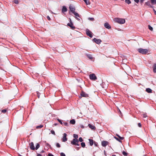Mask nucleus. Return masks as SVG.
I'll return each mask as SVG.
<instances>
[{
  "label": "nucleus",
  "mask_w": 156,
  "mask_h": 156,
  "mask_svg": "<svg viewBox=\"0 0 156 156\" xmlns=\"http://www.w3.org/2000/svg\"><path fill=\"white\" fill-rule=\"evenodd\" d=\"M114 21L120 24H124L125 22V20L124 19L118 18H115L114 20Z\"/></svg>",
  "instance_id": "f257e3e1"
},
{
  "label": "nucleus",
  "mask_w": 156,
  "mask_h": 156,
  "mask_svg": "<svg viewBox=\"0 0 156 156\" xmlns=\"http://www.w3.org/2000/svg\"><path fill=\"white\" fill-rule=\"evenodd\" d=\"M138 51L139 53L143 54H145L148 51V50L147 49H143L142 48L138 49Z\"/></svg>",
  "instance_id": "f03ea898"
},
{
  "label": "nucleus",
  "mask_w": 156,
  "mask_h": 156,
  "mask_svg": "<svg viewBox=\"0 0 156 156\" xmlns=\"http://www.w3.org/2000/svg\"><path fill=\"white\" fill-rule=\"evenodd\" d=\"M90 79L91 80H95L97 79V77L94 73L90 74L89 75Z\"/></svg>",
  "instance_id": "7ed1b4c3"
},
{
  "label": "nucleus",
  "mask_w": 156,
  "mask_h": 156,
  "mask_svg": "<svg viewBox=\"0 0 156 156\" xmlns=\"http://www.w3.org/2000/svg\"><path fill=\"white\" fill-rule=\"evenodd\" d=\"M86 33L87 35L89 36L90 38H92L93 37L92 33L88 29H87L86 30Z\"/></svg>",
  "instance_id": "20e7f679"
},
{
  "label": "nucleus",
  "mask_w": 156,
  "mask_h": 156,
  "mask_svg": "<svg viewBox=\"0 0 156 156\" xmlns=\"http://www.w3.org/2000/svg\"><path fill=\"white\" fill-rule=\"evenodd\" d=\"M69 9L70 11L73 13L75 12V7L73 5H71L69 6Z\"/></svg>",
  "instance_id": "39448f33"
},
{
  "label": "nucleus",
  "mask_w": 156,
  "mask_h": 156,
  "mask_svg": "<svg viewBox=\"0 0 156 156\" xmlns=\"http://www.w3.org/2000/svg\"><path fill=\"white\" fill-rule=\"evenodd\" d=\"M108 144L109 142L103 140L101 142V145L103 147H106Z\"/></svg>",
  "instance_id": "423d86ee"
},
{
  "label": "nucleus",
  "mask_w": 156,
  "mask_h": 156,
  "mask_svg": "<svg viewBox=\"0 0 156 156\" xmlns=\"http://www.w3.org/2000/svg\"><path fill=\"white\" fill-rule=\"evenodd\" d=\"M79 142V140L77 139H73L71 142V144L73 145H75Z\"/></svg>",
  "instance_id": "0eeeda50"
},
{
  "label": "nucleus",
  "mask_w": 156,
  "mask_h": 156,
  "mask_svg": "<svg viewBox=\"0 0 156 156\" xmlns=\"http://www.w3.org/2000/svg\"><path fill=\"white\" fill-rule=\"evenodd\" d=\"M80 95L81 97H88V95L86 93L83 91H82L80 94Z\"/></svg>",
  "instance_id": "6e6552de"
},
{
  "label": "nucleus",
  "mask_w": 156,
  "mask_h": 156,
  "mask_svg": "<svg viewBox=\"0 0 156 156\" xmlns=\"http://www.w3.org/2000/svg\"><path fill=\"white\" fill-rule=\"evenodd\" d=\"M93 41L94 42L97 44H99L101 42V41L100 39H97L95 38L93 39Z\"/></svg>",
  "instance_id": "1a4fd4ad"
},
{
  "label": "nucleus",
  "mask_w": 156,
  "mask_h": 156,
  "mask_svg": "<svg viewBox=\"0 0 156 156\" xmlns=\"http://www.w3.org/2000/svg\"><path fill=\"white\" fill-rule=\"evenodd\" d=\"M104 27L108 29H110L111 28V26L108 23L106 22L104 23Z\"/></svg>",
  "instance_id": "9d476101"
},
{
  "label": "nucleus",
  "mask_w": 156,
  "mask_h": 156,
  "mask_svg": "<svg viewBox=\"0 0 156 156\" xmlns=\"http://www.w3.org/2000/svg\"><path fill=\"white\" fill-rule=\"evenodd\" d=\"M29 145L30 146V147L31 150H34L35 149V148L34 146V143L33 142H31L29 144Z\"/></svg>",
  "instance_id": "9b49d317"
},
{
  "label": "nucleus",
  "mask_w": 156,
  "mask_h": 156,
  "mask_svg": "<svg viewBox=\"0 0 156 156\" xmlns=\"http://www.w3.org/2000/svg\"><path fill=\"white\" fill-rule=\"evenodd\" d=\"M67 134L66 133H64L63 134V136L62 138V141L66 142L67 141V139L66 138Z\"/></svg>",
  "instance_id": "f8f14e48"
},
{
  "label": "nucleus",
  "mask_w": 156,
  "mask_h": 156,
  "mask_svg": "<svg viewBox=\"0 0 156 156\" xmlns=\"http://www.w3.org/2000/svg\"><path fill=\"white\" fill-rule=\"evenodd\" d=\"M67 25L70 27L72 29H74L75 28L73 23H68Z\"/></svg>",
  "instance_id": "ddd939ff"
},
{
  "label": "nucleus",
  "mask_w": 156,
  "mask_h": 156,
  "mask_svg": "<svg viewBox=\"0 0 156 156\" xmlns=\"http://www.w3.org/2000/svg\"><path fill=\"white\" fill-rule=\"evenodd\" d=\"M88 126L90 128L92 129L95 130L96 129V127L95 126H93V125H92L90 124H89Z\"/></svg>",
  "instance_id": "4468645a"
},
{
  "label": "nucleus",
  "mask_w": 156,
  "mask_h": 156,
  "mask_svg": "<svg viewBox=\"0 0 156 156\" xmlns=\"http://www.w3.org/2000/svg\"><path fill=\"white\" fill-rule=\"evenodd\" d=\"M87 57L90 60H94V58L92 56V55H87Z\"/></svg>",
  "instance_id": "2eb2a0df"
},
{
  "label": "nucleus",
  "mask_w": 156,
  "mask_h": 156,
  "mask_svg": "<svg viewBox=\"0 0 156 156\" xmlns=\"http://www.w3.org/2000/svg\"><path fill=\"white\" fill-rule=\"evenodd\" d=\"M67 10V9L66 7L65 6H63L62 7V12H66Z\"/></svg>",
  "instance_id": "dca6fc26"
},
{
  "label": "nucleus",
  "mask_w": 156,
  "mask_h": 156,
  "mask_svg": "<svg viewBox=\"0 0 156 156\" xmlns=\"http://www.w3.org/2000/svg\"><path fill=\"white\" fill-rule=\"evenodd\" d=\"M88 140L89 141V144L91 146H92L93 145L94 143L93 140L91 139H89Z\"/></svg>",
  "instance_id": "f3484780"
},
{
  "label": "nucleus",
  "mask_w": 156,
  "mask_h": 156,
  "mask_svg": "<svg viewBox=\"0 0 156 156\" xmlns=\"http://www.w3.org/2000/svg\"><path fill=\"white\" fill-rule=\"evenodd\" d=\"M146 91L148 93H151L152 92V90L150 88H146Z\"/></svg>",
  "instance_id": "a211bd4d"
},
{
  "label": "nucleus",
  "mask_w": 156,
  "mask_h": 156,
  "mask_svg": "<svg viewBox=\"0 0 156 156\" xmlns=\"http://www.w3.org/2000/svg\"><path fill=\"white\" fill-rule=\"evenodd\" d=\"M69 122L72 124H74L75 123L76 121L75 119H72L70 120Z\"/></svg>",
  "instance_id": "6ab92c4d"
},
{
  "label": "nucleus",
  "mask_w": 156,
  "mask_h": 156,
  "mask_svg": "<svg viewBox=\"0 0 156 156\" xmlns=\"http://www.w3.org/2000/svg\"><path fill=\"white\" fill-rule=\"evenodd\" d=\"M44 142L45 143V145L47 147H49L50 148H51V145H50L48 143H47L46 141H44Z\"/></svg>",
  "instance_id": "aec40b11"
},
{
  "label": "nucleus",
  "mask_w": 156,
  "mask_h": 156,
  "mask_svg": "<svg viewBox=\"0 0 156 156\" xmlns=\"http://www.w3.org/2000/svg\"><path fill=\"white\" fill-rule=\"evenodd\" d=\"M116 135L118 137V138H119L121 140H122L124 139V137H121L118 134H116Z\"/></svg>",
  "instance_id": "412c9836"
},
{
  "label": "nucleus",
  "mask_w": 156,
  "mask_h": 156,
  "mask_svg": "<svg viewBox=\"0 0 156 156\" xmlns=\"http://www.w3.org/2000/svg\"><path fill=\"white\" fill-rule=\"evenodd\" d=\"M151 3L153 5L156 4V0H151Z\"/></svg>",
  "instance_id": "4be33fe9"
},
{
  "label": "nucleus",
  "mask_w": 156,
  "mask_h": 156,
  "mask_svg": "<svg viewBox=\"0 0 156 156\" xmlns=\"http://www.w3.org/2000/svg\"><path fill=\"white\" fill-rule=\"evenodd\" d=\"M87 5H89L90 4V2L89 0H83Z\"/></svg>",
  "instance_id": "5701e85b"
},
{
  "label": "nucleus",
  "mask_w": 156,
  "mask_h": 156,
  "mask_svg": "<svg viewBox=\"0 0 156 156\" xmlns=\"http://www.w3.org/2000/svg\"><path fill=\"white\" fill-rule=\"evenodd\" d=\"M145 4L147 5L148 6H149L151 8L152 7V6L150 5V3L149 2H145Z\"/></svg>",
  "instance_id": "b1692460"
},
{
  "label": "nucleus",
  "mask_w": 156,
  "mask_h": 156,
  "mask_svg": "<svg viewBox=\"0 0 156 156\" xmlns=\"http://www.w3.org/2000/svg\"><path fill=\"white\" fill-rule=\"evenodd\" d=\"M43 125H41L39 126H37L36 127V128L37 129H40V128H42V127H43Z\"/></svg>",
  "instance_id": "393cba45"
},
{
  "label": "nucleus",
  "mask_w": 156,
  "mask_h": 156,
  "mask_svg": "<svg viewBox=\"0 0 156 156\" xmlns=\"http://www.w3.org/2000/svg\"><path fill=\"white\" fill-rule=\"evenodd\" d=\"M114 138L116 140H117V141H119V142H121L122 141H121V140L119 139V138H118V137H116V136H114Z\"/></svg>",
  "instance_id": "a878e982"
},
{
  "label": "nucleus",
  "mask_w": 156,
  "mask_h": 156,
  "mask_svg": "<svg viewBox=\"0 0 156 156\" xmlns=\"http://www.w3.org/2000/svg\"><path fill=\"white\" fill-rule=\"evenodd\" d=\"M39 147H40V144L39 143H37V145L36 146V147L35 148V149H36V150H37L39 148Z\"/></svg>",
  "instance_id": "bb28decb"
},
{
  "label": "nucleus",
  "mask_w": 156,
  "mask_h": 156,
  "mask_svg": "<svg viewBox=\"0 0 156 156\" xmlns=\"http://www.w3.org/2000/svg\"><path fill=\"white\" fill-rule=\"evenodd\" d=\"M73 13L76 16V17L77 16L78 17H80L79 15L77 13L75 12H73Z\"/></svg>",
  "instance_id": "cd10ccee"
},
{
  "label": "nucleus",
  "mask_w": 156,
  "mask_h": 156,
  "mask_svg": "<svg viewBox=\"0 0 156 156\" xmlns=\"http://www.w3.org/2000/svg\"><path fill=\"white\" fill-rule=\"evenodd\" d=\"M81 145L83 147H85V144L84 142H82L81 143Z\"/></svg>",
  "instance_id": "c85d7f7f"
},
{
  "label": "nucleus",
  "mask_w": 156,
  "mask_h": 156,
  "mask_svg": "<svg viewBox=\"0 0 156 156\" xmlns=\"http://www.w3.org/2000/svg\"><path fill=\"white\" fill-rule=\"evenodd\" d=\"M122 153L123 154V155L124 156H127V154H128L125 151H123L122 152Z\"/></svg>",
  "instance_id": "c756f323"
},
{
  "label": "nucleus",
  "mask_w": 156,
  "mask_h": 156,
  "mask_svg": "<svg viewBox=\"0 0 156 156\" xmlns=\"http://www.w3.org/2000/svg\"><path fill=\"white\" fill-rule=\"evenodd\" d=\"M148 29L151 30V31H152L153 30V29L152 27L150 25H148Z\"/></svg>",
  "instance_id": "7c9ffc66"
},
{
  "label": "nucleus",
  "mask_w": 156,
  "mask_h": 156,
  "mask_svg": "<svg viewBox=\"0 0 156 156\" xmlns=\"http://www.w3.org/2000/svg\"><path fill=\"white\" fill-rule=\"evenodd\" d=\"M125 2L128 4H129L131 3V1L129 0H125Z\"/></svg>",
  "instance_id": "2f4dec72"
},
{
  "label": "nucleus",
  "mask_w": 156,
  "mask_h": 156,
  "mask_svg": "<svg viewBox=\"0 0 156 156\" xmlns=\"http://www.w3.org/2000/svg\"><path fill=\"white\" fill-rule=\"evenodd\" d=\"M63 124L65 126H69V124L67 122H64Z\"/></svg>",
  "instance_id": "473e14b6"
},
{
  "label": "nucleus",
  "mask_w": 156,
  "mask_h": 156,
  "mask_svg": "<svg viewBox=\"0 0 156 156\" xmlns=\"http://www.w3.org/2000/svg\"><path fill=\"white\" fill-rule=\"evenodd\" d=\"M73 137L75 138L74 139H77L78 137V136L77 134H74Z\"/></svg>",
  "instance_id": "72a5a7b5"
},
{
  "label": "nucleus",
  "mask_w": 156,
  "mask_h": 156,
  "mask_svg": "<svg viewBox=\"0 0 156 156\" xmlns=\"http://www.w3.org/2000/svg\"><path fill=\"white\" fill-rule=\"evenodd\" d=\"M76 80H77V81L78 82H80L82 81V80L80 78L79 79H76Z\"/></svg>",
  "instance_id": "f704fd0d"
},
{
  "label": "nucleus",
  "mask_w": 156,
  "mask_h": 156,
  "mask_svg": "<svg viewBox=\"0 0 156 156\" xmlns=\"http://www.w3.org/2000/svg\"><path fill=\"white\" fill-rule=\"evenodd\" d=\"M57 120L58 121V122L61 124H62V121L60 119H57Z\"/></svg>",
  "instance_id": "c9c22d12"
},
{
  "label": "nucleus",
  "mask_w": 156,
  "mask_h": 156,
  "mask_svg": "<svg viewBox=\"0 0 156 156\" xmlns=\"http://www.w3.org/2000/svg\"><path fill=\"white\" fill-rule=\"evenodd\" d=\"M56 146L58 147H60L61 146L58 143H57L56 144Z\"/></svg>",
  "instance_id": "e433bc0d"
},
{
  "label": "nucleus",
  "mask_w": 156,
  "mask_h": 156,
  "mask_svg": "<svg viewBox=\"0 0 156 156\" xmlns=\"http://www.w3.org/2000/svg\"><path fill=\"white\" fill-rule=\"evenodd\" d=\"M78 140L79 141H80V142H82L83 140L82 138L81 137H80L79 138Z\"/></svg>",
  "instance_id": "4c0bfd02"
},
{
  "label": "nucleus",
  "mask_w": 156,
  "mask_h": 156,
  "mask_svg": "<svg viewBox=\"0 0 156 156\" xmlns=\"http://www.w3.org/2000/svg\"><path fill=\"white\" fill-rule=\"evenodd\" d=\"M51 133L53 134H54V135H55V133L54 130H51Z\"/></svg>",
  "instance_id": "58836bf2"
},
{
  "label": "nucleus",
  "mask_w": 156,
  "mask_h": 156,
  "mask_svg": "<svg viewBox=\"0 0 156 156\" xmlns=\"http://www.w3.org/2000/svg\"><path fill=\"white\" fill-rule=\"evenodd\" d=\"M61 156H66L65 154L63 152H61L60 154Z\"/></svg>",
  "instance_id": "ea45409f"
},
{
  "label": "nucleus",
  "mask_w": 156,
  "mask_h": 156,
  "mask_svg": "<svg viewBox=\"0 0 156 156\" xmlns=\"http://www.w3.org/2000/svg\"><path fill=\"white\" fill-rule=\"evenodd\" d=\"M7 111L6 109H4L2 110V113H5Z\"/></svg>",
  "instance_id": "a19ab883"
},
{
  "label": "nucleus",
  "mask_w": 156,
  "mask_h": 156,
  "mask_svg": "<svg viewBox=\"0 0 156 156\" xmlns=\"http://www.w3.org/2000/svg\"><path fill=\"white\" fill-rule=\"evenodd\" d=\"M94 145L96 146V147H97L98 146V143L97 142H95L94 141Z\"/></svg>",
  "instance_id": "79ce46f5"
},
{
  "label": "nucleus",
  "mask_w": 156,
  "mask_h": 156,
  "mask_svg": "<svg viewBox=\"0 0 156 156\" xmlns=\"http://www.w3.org/2000/svg\"><path fill=\"white\" fill-rule=\"evenodd\" d=\"M14 3L16 4H18L19 2L18 0H14Z\"/></svg>",
  "instance_id": "37998d69"
},
{
  "label": "nucleus",
  "mask_w": 156,
  "mask_h": 156,
  "mask_svg": "<svg viewBox=\"0 0 156 156\" xmlns=\"http://www.w3.org/2000/svg\"><path fill=\"white\" fill-rule=\"evenodd\" d=\"M138 126L140 127H141L142 126V125H141V124L140 123H138Z\"/></svg>",
  "instance_id": "c03bdc74"
},
{
  "label": "nucleus",
  "mask_w": 156,
  "mask_h": 156,
  "mask_svg": "<svg viewBox=\"0 0 156 156\" xmlns=\"http://www.w3.org/2000/svg\"><path fill=\"white\" fill-rule=\"evenodd\" d=\"M48 156H54L52 154L49 153L48 154Z\"/></svg>",
  "instance_id": "a18cd8bd"
},
{
  "label": "nucleus",
  "mask_w": 156,
  "mask_h": 156,
  "mask_svg": "<svg viewBox=\"0 0 156 156\" xmlns=\"http://www.w3.org/2000/svg\"><path fill=\"white\" fill-rule=\"evenodd\" d=\"M89 19L92 21H93L94 20V18H89Z\"/></svg>",
  "instance_id": "49530a36"
},
{
  "label": "nucleus",
  "mask_w": 156,
  "mask_h": 156,
  "mask_svg": "<svg viewBox=\"0 0 156 156\" xmlns=\"http://www.w3.org/2000/svg\"><path fill=\"white\" fill-rule=\"evenodd\" d=\"M134 1L135 2H136L137 3H138V2H139V0H134Z\"/></svg>",
  "instance_id": "de8ad7c7"
},
{
  "label": "nucleus",
  "mask_w": 156,
  "mask_h": 156,
  "mask_svg": "<svg viewBox=\"0 0 156 156\" xmlns=\"http://www.w3.org/2000/svg\"><path fill=\"white\" fill-rule=\"evenodd\" d=\"M47 18L49 20H51V18H50L49 17V16H48L47 17Z\"/></svg>",
  "instance_id": "09e8293b"
},
{
  "label": "nucleus",
  "mask_w": 156,
  "mask_h": 156,
  "mask_svg": "<svg viewBox=\"0 0 156 156\" xmlns=\"http://www.w3.org/2000/svg\"><path fill=\"white\" fill-rule=\"evenodd\" d=\"M153 68H156V64H154L153 65Z\"/></svg>",
  "instance_id": "8fccbe9b"
},
{
  "label": "nucleus",
  "mask_w": 156,
  "mask_h": 156,
  "mask_svg": "<svg viewBox=\"0 0 156 156\" xmlns=\"http://www.w3.org/2000/svg\"><path fill=\"white\" fill-rule=\"evenodd\" d=\"M39 94V93L38 92H37V97H38V98H40V95Z\"/></svg>",
  "instance_id": "3c124183"
},
{
  "label": "nucleus",
  "mask_w": 156,
  "mask_h": 156,
  "mask_svg": "<svg viewBox=\"0 0 156 156\" xmlns=\"http://www.w3.org/2000/svg\"><path fill=\"white\" fill-rule=\"evenodd\" d=\"M153 71L154 73H156V69H153Z\"/></svg>",
  "instance_id": "603ef678"
},
{
  "label": "nucleus",
  "mask_w": 156,
  "mask_h": 156,
  "mask_svg": "<svg viewBox=\"0 0 156 156\" xmlns=\"http://www.w3.org/2000/svg\"><path fill=\"white\" fill-rule=\"evenodd\" d=\"M37 156H42V155L40 154H38Z\"/></svg>",
  "instance_id": "864d4df0"
},
{
  "label": "nucleus",
  "mask_w": 156,
  "mask_h": 156,
  "mask_svg": "<svg viewBox=\"0 0 156 156\" xmlns=\"http://www.w3.org/2000/svg\"><path fill=\"white\" fill-rule=\"evenodd\" d=\"M76 19L77 20H78V21H80V19H79V18H77L76 17Z\"/></svg>",
  "instance_id": "5fc2aeb1"
},
{
  "label": "nucleus",
  "mask_w": 156,
  "mask_h": 156,
  "mask_svg": "<svg viewBox=\"0 0 156 156\" xmlns=\"http://www.w3.org/2000/svg\"><path fill=\"white\" fill-rule=\"evenodd\" d=\"M146 117H147V115H145V114H144V115H143V117H144V118H146Z\"/></svg>",
  "instance_id": "6e6d98bb"
},
{
  "label": "nucleus",
  "mask_w": 156,
  "mask_h": 156,
  "mask_svg": "<svg viewBox=\"0 0 156 156\" xmlns=\"http://www.w3.org/2000/svg\"><path fill=\"white\" fill-rule=\"evenodd\" d=\"M74 145H77V146H79L80 145V144H78L77 143V144H75Z\"/></svg>",
  "instance_id": "4d7b16f0"
},
{
  "label": "nucleus",
  "mask_w": 156,
  "mask_h": 156,
  "mask_svg": "<svg viewBox=\"0 0 156 156\" xmlns=\"http://www.w3.org/2000/svg\"><path fill=\"white\" fill-rule=\"evenodd\" d=\"M76 150H78L79 149H80V147H76Z\"/></svg>",
  "instance_id": "13d9d810"
},
{
  "label": "nucleus",
  "mask_w": 156,
  "mask_h": 156,
  "mask_svg": "<svg viewBox=\"0 0 156 156\" xmlns=\"http://www.w3.org/2000/svg\"><path fill=\"white\" fill-rule=\"evenodd\" d=\"M70 23H73L70 18L69 19Z\"/></svg>",
  "instance_id": "bf43d9fd"
},
{
  "label": "nucleus",
  "mask_w": 156,
  "mask_h": 156,
  "mask_svg": "<svg viewBox=\"0 0 156 156\" xmlns=\"http://www.w3.org/2000/svg\"><path fill=\"white\" fill-rule=\"evenodd\" d=\"M144 1L143 0H140V2H141V3H142L143 2H144Z\"/></svg>",
  "instance_id": "052dcab7"
},
{
  "label": "nucleus",
  "mask_w": 156,
  "mask_h": 156,
  "mask_svg": "<svg viewBox=\"0 0 156 156\" xmlns=\"http://www.w3.org/2000/svg\"><path fill=\"white\" fill-rule=\"evenodd\" d=\"M153 10L154 12L156 11L154 9H153Z\"/></svg>",
  "instance_id": "680f3d73"
},
{
  "label": "nucleus",
  "mask_w": 156,
  "mask_h": 156,
  "mask_svg": "<svg viewBox=\"0 0 156 156\" xmlns=\"http://www.w3.org/2000/svg\"><path fill=\"white\" fill-rule=\"evenodd\" d=\"M154 13L155 14V15H156V11L154 12Z\"/></svg>",
  "instance_id": "e2e57ef3"
},
{
  "label": "nucleus",
  "mask_w": 156,
  "mask_h": 156,
  "mask_svg": "<svg viewBox=\"0 0 156 156\" xmlns=\"http://www.w3.org/2000/svg\"><path fill=\"white\" fill-rule=\"evenodd\" d=\"M44 152V151H43V150H42V151H41V152H42V153H43V152Z\"/></svg>",
  "instance_id": "0e129e2a"
},
{
  "label": "nucleus",
  "mask_w": 156,
  "mask_h": 156,
  "mask_svg": "<svg viewBox=\"0 0 156 156\" xmlns=\"http://www.w3.org/2000/svg\"><path fill=\"white\" fill-rule=\"evenodd\" d=\"M81 127H82V128H84V127L83 126H82Z\"/></svg>",
  "instance_id": "69168bd1"
},
{
  "label": "nucleus",
  "mask_w": 156,
  "mask_h": 156,
  "mask_svg": "<svg viewBox=\"0 0 156 156\" xmlns=\"http://www.w3.org/2000/svg\"><path fill=\"white\" fill-rule=\"evenodd\" d=\"M18 156H21L20 154H19L18 155Z\"/></svg>",
  "instance_id": "338daca9"
},
{
  "label": "nucleus",
  "mask_w": 156,
  "mask_h": 156,
  "mask_svg": "<svg viewBox=\"0 0 156 156\" xmlns=\"http://www.w3.org/2000/svg\"><path fill=\"white\" fill-rule=\"evenodd\" d=\"M112 156H116V155H112Z\"/></svg>",
  "instance_id": "774afa93"
}]
</instances>
